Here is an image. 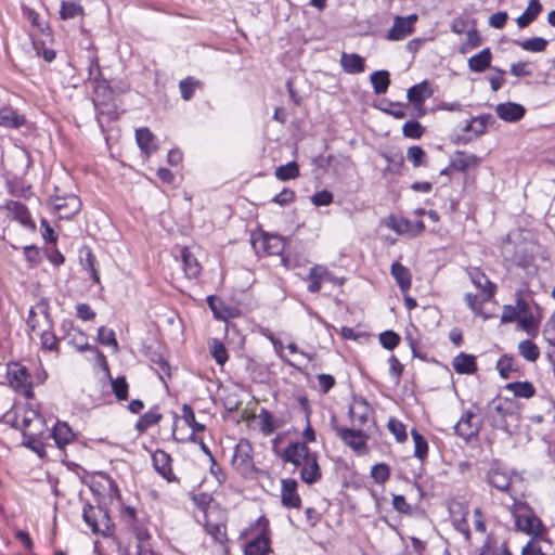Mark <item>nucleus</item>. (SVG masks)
Returning <instances> with one entry per match:
<instances>
[{"label":"nucleus","mask_w":555,"mask_h":555,"mask_svg":"<svg viewBox=\"0 0 555 555\" xmlns=\"http://www.w3.org/2000/svg\"><path fill=\"white\" fill-rule=\"evenodd\" d=\"M23 446L34 451L40 459L47 456L46 439L49 428L44 418L33 409H25L22 414Z\"/></svg>","instance_id":"1"},{"label":"nucleus","mask_w":555,"mask_h":555,"mask_svg":"<svg viewBox=\"0 0 555 555\" xmlns=\"http://www.w3.org/2000/svg\"><path fill=\"white\" fill-rule=\"evenodd\" d=\"M242 538H250L243 548L244 555H269L272 553L269 520L260 516L245 528Z\"/></svg>","instance_id":"2"},{"label":"nucleus","mask_w":555,"mask_h":555,"mask_svg":"<svg viewBox=\"0 0 555 555\" xmlns=\"http://www.w3.org/2000/svg\"><path fill=\"white\" fill-rule=\"evenodd\" d=\"M82 519L94 534L111 537L114 533V522L107 509L100 505L83 504Z\"/></svg>","instance_id":"3"},{"label":"nucleus","mask_w":555,"mask_h":555,"mask_svg":"<svg viewBox=\"0 0 555 555\" xmlns=\"http://www.w3.org/2000/svg\"><path fill=\"white\" fill-rule=\"evenodd\" d=\"M7 378L11 388L26 399L34 398V379L26 366L11 362L7 366Z\"/></svg>","instance_id":"4"},{"label":"nucleus","mask_w":555,"mask_h":555,"mask_svg":"<svg viewBox=\"0 0 555 555\" xmlns=\"http://www.w3.org/2000/svg\"><path fill=\"white\" fill-rule=\"evenodd\" d=\"M348 415L352 427L370 428L375 424L374 410L361 396H353L348 409Z\"/></svg>","instance_id":"5"},{"label":"nucleus","mask_w":555,"mask_h":555,"mask_svg":"<svg viewBox=\"0 0 555 555\" xmlns=\"http://www.w3.org/2000/svg\"><path fill=\"white\" fill-rule=\"evenodd\" d=\"M232 465L234 469L244 477L255 470L253 447L247 439L242 438L236 443L232 456Z\"/></svg>","instance_id":"6"},{"label":"nucleus","mask_w":555,"mask_h":555,"mask_svg":"<svg viewBox=\"0 0 555 555\" xmlns=\"http://www.w3.org/2000/svg\"><path fill=\"white\" fill-rule=\"evenodd\" d=\"M53 319L50 313V304L48 298H41L30 308L27 326L31 332H41L43 328H53Z\"/></svg>","instance_id":"7"},{"label":"nucleus","mask_w":555,"mask_h":555,"mask_svg":"<svg viewBox=\"0 0 555 555\" xmlns=\"http://www.w3.org/2000/svg\"><path fill=\"white\" fill-rule=\"evenodd\" d=\"M333 430L339 437V439L348 446L350 449L359 454L366 452V442L369 436L364 433V429L358 427H344L339 425H333Z\"/></svg>","instance_id":"8"},{"label":"nucleus","mask_w":555,"mask_h":555,"mask_svg":"<svg viewBox=\"0 0 555 555\" xmlns=\"http://www.w3.org/2000/svg\"><path fill=\"white\" fill-rule=\"evenodd\" d=\"M119 516L120 520L135 534L139 541L143 542L150 538L149 530L137 508L120 502Z\"/></svg>","instance_id":"9"},{"label":"nucleus","mask_w":555,"mask_h":555,"mask_svg":"<svg viewBox=\"0 0 555 555\" xmlns=\"http://www.w3.org/2000/svg\"><path fill=\"white\" fill-rule=\"evenodd\" d=\"M254 248L262 255L283 256L287 240L278 234L263 233L260 237L253 241Z\"/></svg>","instance_id":"10"},{"label":"nucleus","mask_w":555,"mask_h":555,"mask_svg":"<svg viewBox=\"0 0 555 555\" xmlns=\"http://www.w3.org/2000/svg\"><path fill=\"white\" fill-rule=\"evenodd\" d=\"M283 462L292 463L296 467H301L308 457L312 454V451L308 448L305 442H291L283 452L275 450Z\"/></svg>","instance_id":"11"},{"label":"nucleus","mask_w":555,"mask_h":555,"mask_svg":"<svg viewBox=\"0 0 555 555\" xmlns=\"http://www.w3.org/2000/svg\"><path fill=\"white\" fill-rule=\"evenodd\" d=\"M476 418L477 415L475 412L470 410L465 411L454 426L455 434L465 441L477 437L481 428V422Z\"/></svg>","instance_id":"12"},{"label":"nucleus","mask_w":555,"mask_h":555,"mask_svg":"<svg viewBox=\"0 0 555 555\" xmlns=\"http://www.w3.org/2000/svg\"><path fill=\"white\" fill-rule=\"evenodd\" d=\"M52 206L61 219H70L80 211L81 202L75 194H68L53 198Z\"/></svg>","instance_id":"13"},{"label":"nucleus","mask_w":555,"mask_h":555,"mask_svg":"<svg viewBox=\"0 0 555 555\" xmlns=\"http://www.w3.org/2000/svg\"><path fill=\"white\" fill-rule=\"evenodd\" d=\"M152 463L154 469L168 482L178 481V477L172 470V459L169 453L157 449L152 453Z\"/></svg>","instance_id":"14"},{"label":"nucleus","mask_w":555,"mask_h":555,"mask_svg":"<svg viewBox=\"0 0 555 555\" xmlns=\"http://www.w3.org/2000/svg\"><path fill=\"white\" fill-rule=\"evenodd\" d=\"M467 274L472 281V283L481 291L482 293V300L488 301L491 299L494 294L496 286L493 284L486 273L478 267H470L467 269Z\"/></svg>","instance_id":"15"},{"label":"nucleus","mask_w":555,"mask_h":555,"mask_svg":"<svg viewBox=\"0 0 555 555\" xmlns=\"http://www.w3.org/2000/svg\"><path fill=\"white\" fill-rule=\"evenodd\" d=\"M489 413L492 425L502 429H507L506 417L514 414L512 403L503 399L493 400L490 404Z\"/></svg>","instance_id":"16"},{"label":"nucleus","mask_w":555,"mask_h":555,"mask_svg":"<svg viewBox=\"0 0 555 555\" xmlns=\"http://www.w3.org/2000/svg\"><path fill=\"white\" fill-rule=\"evenodd\" d=\"M207 305L214 313L215 319L219 321H228L240 317L241 311L234 306H230L222 300H219L215 295H209L206 298Z\"/></svg>","instance_id":"17"},{"label":"nucleus","mask_w":555,"mask_h":555,"mask_svg":"<svg viewBox=\"0 0 555 555\" xmlns=\"http://www.w3.org/2000/svg\"><path fill=\"white\" fill-rule=\"evenodd\" d=\"M5 209L9 216L21 223L23 227L35 230L36 224L30 217V212L26 205L17 201H9L5 204Z\"/></svg>","instance_id":"18"},{"label":"nucleus","mask_w":555,"mask_h":555,"mask_svg":"<svg viewBox=\"0 0 555 555\" xmlns=\"http://www.w3.org/2000/svg\"><path fill=\"white\" fill-rule=\"evenodd\" d=\"M281 502L287 508H299L301 499L297 491V481L295 479H283L281 488Z\"/></svg>","instance_id":"19"},{"label":"nucleus","mask_w":555,"mask_h":555,"mask_svg":"<svg viewBox=\"0 0 555 555\" xmlns=\"http://www.w3.org/2000/svg\"><path fill=\"white\" fill-rule=\"evenodd\" d=\"M49 438H52L55 446L63 450L67 444L72 443L76 435L66 422H56L51 430H49Z\"/></svg>","instance_id":"20"},{"label":"nucleus","mask_w":555,"mask_h":555,"mask_svg":"<svg viewBox=\"0 0 555 555\" xmlns=\"http://www.w3.org/2000/svg\"><path fill=\"white\" fill-rule=\"evenodd\" d=\"M79 262L81 267L88 272L93 283L100 285L101 279L98 270V260L90 247L82 246L79 249Z\"/></svg>","instance_id":"21"},{"label":"nucleus","mask_w":555,"mask_h":555,"mask_svg":"<svg viewBox=\"0 0 555 555\" xmlns=\"http://www.w3.org/2000/svg\"><path fill=\"white\" fill-rule=\"evenodd\" d=\"M496 115L504 121L516 122L520 120L526 113L522 105L514 102L500 103L495 107Z\"/></svg>","instance_id":"22"},{"label":"nucleus","mask_w":555,"mask_h":555,"mask_svg":"<svg viewBox=\"0 0 555 555\" xmlns=\"http://www.w3.org/2000/svg\"><path fill=\"white\" fill-rule=\"evenodd\" d=\"M135 140L141 152L147 157L158 150L156 137L146 127L135 130Z\"/></svg>","instance_id":"23"},{"label":"nucleus","mask_w":555,"mask_h":555,"mask_svg":"<svg viewBox=\"0 0 555 555\" xmlns=\"http://www.w3.org/2000/svg\"><path fill=\"white\" fill-rule=\"evenodd\" d=\"M492 57L491 49L485 48L467 60V67L472 73H483L491 68Z\"/></svg>","instance_id":"24"},{"label":"nucleus","mask_w":555,"mask_h":555,"mask_svg":"<svg viewBox=\"0 0 555 555\" xmlns=\"http://www.w3.org/2000/svg\"><path fill=\"white\" fill-rule=\"evenodd\" d=\"M322 477L318 457L314 452L308 457V461L300 467V478L308 485L318 482Z\"/></svg>","instance_id":"25"},{"label":"nucleus","mask_w":555,"mask_h":555,"mask_svg":"<svg viewBox=\"0 0 555 555\" xmlns=\"http://www.w3.org/2000/svg\"><path fill=\"white\" fill-rule=\"evenodd\" d=\"M390 273L395 279L397 285L399 286L402 294H405L410 291L412 285V274L409 268L403 266L402 263L395 261L391 264Z\"/></svg>","instance_id":"26"},{"label":"nucleus","mask_w":555,"mask_h":555,"mask_svg":"<svg viewBox=\"0 0 555 555\" xmlns=\"http://www.w3.org/2000/svg\"><path fill=\"white\" fill-rule=\"evenodd\" d=\"M479 157L474 154L456 151L450 159V166L456 171L465 172L469 168L476 167L479 164Z\"/></svg>","instance_id":"27"},{"label":"nucleus","mask_w":555,"mask_h":555,"mask_svg":"<svg viewBox=\"0 0 555 555\" xmlns=\"http://www.w3.org/2000/svg\"><path fill=\"white\" fill-rule=\"evenodd\" d=\"M309 282L307 289L310 293H319L323 281H331L332 275L328 270L323 266H313L307 276Z\"/></svg>","instance_id":"28"},{"label":"nucleus","mask_w":555,"mask_h":555,"mask_svg":"<svg viewBox=\"0 0 555 555\" xmlns=\"http://www.w3.org/2000/svg\"><path fill=\"white\" fill-rule=\"evenodd\" d=\"M453 370L457 374L470 375L478 370L476 357L465 352L459 353L452 361Z\"/></svg>","instance_id":"29"},{"label":"nucleus","mask_w":555,"mask_h":555,"mask_svg":"<svg viewBox=\"0 0 555 555\" xmlns=\"http://www.w3.org/2000/svg\"><path fill=\"white\" fill-rule=\"evenodd\" d=\"M433 95V90L427 80H424L417 85H414L408 90V100L416 106H421L425 103L426 99Z\"/></svg>","instance_id":"30"},{"label":"nucleus","mask_w":555,"mask_h":555,"mask_svg":"<svg viewBox=\"0 0 555 555\" xmlns=\"http://www.w3.org/2000/svg\"><path fill=\"white\" fill-rule=\"evenodd\" d=\"M26 124V118L17 114L15 109L9 106H0V126L17 129Z\"/></svg>","instance_id":"31"},{"label":"nucleus","mask_w":555,"mask_h":555,"mask_svg":"<svg viewBox=\"0 0 555 555\" xmlns=\"http://www.w3.org/2000/svg\"><path fill=\"white\" fill-rule=\"evenodd\" d=\"M340 65L347 74H360L365 69L364 60L357 53L344 52L340 56Z\"/></svg>","instance_id":"32"},{"label":"nucleus","mask_w":555,"mask_h":555,"mask_svg":"<svg viewBox=\"0 0 555 555\" xmlns=\"http://www.w3.org/2000/svg\"><path fill=\"white\" fill-rule=\"evenodd\" d=\"M415 27H410L409 23L403 21V16H396L393 24L387 33V39L391 41L403 40L406 36L413 34Z\"/></svg>","instance_id":"33"},{"label":"nucleus","mask_w":555,"mask_h":555,"mask_svg":"<svg viewBox=\"0 0 555 555\" xmlns=\"http://www.w3.org/2000/svg\"><path fill=\"white\" fill-rule=\"evenodd\" d=\"M99 477L100 480L93 485V487L91 488L92 491H96L95 487H100L103 491L106 492L111 501L116 499L119 502H121V494L116 481L111 476L104 473L99 474Z\"/></svg>","instance_id":"34"},{"label":"nucleus","mask_w":555,"mask_h":555,"mask_svg":"<svg viewBox=\"0 0 555 555\" xmlns=\"http://www.w3.org/2000/svg\"><path fill=\"white\" fill-rule=\"evenodd\" d=\"M487 478L488 482L495 489L503 492L509 491L511 477L506 472L498 467H492L489 469Z\"/></svg>","instance_id":"35"},{"label":"nucleus","mask_w":555,"mask_h":555,"mask_svg":"<svg viewBox=\"0 0 555 555\" xmlns=\"http://www.w3.org/2000/svg\"><path fill=\"white\" fill-rule=\"evenodd\" d=\"M496 370L502 378L508 379L513 373L519 372L520 365L513 356L506 353L498 360Z\"/></svg>","instance_id":"36"},{"label":"nucleus","mask_w":555,"mask_h":555,"mask_svg":"<svg viewBox=\"0 0 555 555\" xmlns=\"http://www.w3.org/2000/svg\"><path fill=\"white\" fill-rule=\"evenodd\" d=\"M182 264H183V271L185 275L189 279H196L202 271V267L196 259V257L193 256V254L190 251L189 248L182 249Z\"/></svg>","instance_id":"37"},{"label":"nucleus","mask_w":555,"mask_h":555,"mask_svg":"<svg viewBox=\"0 0 555 555\" xmlns=\"http://www.w3.org/2000/svg\"><path fill=\"white\" fill-rule=\"evenodd\" d=\"M162 417L163 415L159 413L158 406L155 405L139 417L135 429L139 433H145L149 428L158 424Z\"/></svg>","instance_id":"38"},{"label":"nucleus","mask_w":555,"mask_h":555,"mask_svg":"<svg viewBox=\"0 0 555 555\" xmlns=\"http://www.w3.org/2000/svg\"><path fill=\"white\" fill-rule=\"evenodd\" d=\"M542 11V4L539 0H530L525 12L517 17L516 23L519 28L529 26L533 21L537 20Z\"/></svg>","instance_id":"39"},{"label":"nucleus","mask_w":555,"mask_h":555,"mask_svg":"<svg viewBox=\"0 0 555 555\" xmlns=\"http://www.w3.org/2000/svg\"><path fill=\"white\" fill-rule=\"evenodd\" d=\"M386 225L399 235L412 237V221L408 218L390 215Z\"/></svg>","instance_id":"40"},{"label":"nucleus","mask_w":555,"mask_h":555,"mask_svg":"<svg viewBox=\"0 0 555 555\" xmlns=\"http://www.w3.org/2000/svg\"><path fill=\"white\" fill-rule=\"evenodd\" d=\"M205 531L218 543L224 544L228 541L227 526L223 522H212L209 515H206L204 522Z\"/></svg>","instance_id":"41"},{"label":"nucleus","mask_w":555,"mask_h":555,"mask_svg":"<svg viewBox=\"0 0 555 555\" xmlns=\"http://www.w3.org/2000/svg\"><path fill=\"white\" fill-rule=\"evenodd\" d=\"M40 346L44 351L60 353V339L53 332V328H43L40 333Z\"/></svg>","instance_id":"42"},{"label":"nucleus","mask_w":555,"mask_h":555,"mask_svg":"<svg viewBox=\"0 0 555 555\" xmlns=\"http://www.w3.org/2000/svg\"><path fill=\"white\" fill-rule=\"evenodd\" d=\"M515 397L529 399L535 395V388L530 382L508 383L505 387Z\"/></svg>","instance_id":"43"},{"label":"nucleus","mask_w":555,"mask_h":555,"mask_svg":"<svg viewBox=\"0 0 555 555\" xmlns=\"http://www.w3.org/2000/svg\"><path fill=\"white\" fill-rule=\"evenodd\" d=\"M518 353L529 362H535L540 358L538 345L530 339L521 340L518 344Z\"/></svg>","instance_id":"44"},{"label":"nucleus","mask_w":555,"mask_h":555,"mask_svg":"<svg viewBox=\"0 0 555 555\" xmlns=\"http://www.w3.org/2000/svg\"><path fill=\"white\" fill-rule=\"evenodd\" d=\"M202 87H203V82L192 76H189V77L182 79L179 82L181 98L184 101H190L194 96L195 90L197 88H202Z\"/></svg>","instance_id":"45"},{"label":"nucleus","mask_w":555,"mask_h":555,"mask_svg":"<svg viewBox=\"0 0 555 555\" xmlns=\"http://www.w3.org/2000/svg\"><path fill=\"white\" fill-rule=\"evenodd\" d=\"M514 43L528 52H543L548 41L542 37H533L526 40H515Z\"/></svg>","instance_id":"46"},{"label":"nucleus","mask_w":555,"mask_h":555,"mask_svg":"<svg viewBox=\"0 0 555 555\" xmlns=\"http://www.w3.org/2000/svg\"><path fill=\"white\" fill-rule=\"evenodd\" d=\"M370 78L375 94H383L387 91L390 85L389 73L387 70H376Z\"/></svg>","instance_id":"47"},{"label":"nucleus","mask_w":555,"mask_h":555,"mask_svg":"<svg viewBox=\"0 0 555 555\" xmlns=\"http://www.w3.org/2000/svg\"><path fill=\"white\" fill-rule=\"evenodd\" d=\"M414 442V456L424 462L428 456V442L415 428L411 430Z\"/></svg>","instance_id":"48"},{"label":"nucleus","mask_w":555,"mask_h":555,"mask_svg":"<svg viewBox=\"0 0 555 555\" xmlns=\"http://www.w3.org/2000/svg\"><path fill=\"white\" fill-rule=\"evenodd\" d=\"M299 175L300 171L296 162H289L275 169V177L281 181L296 179Z\"/></svg>","instance_id":"49"},{"label":"nucleus","mask_w":555,"mask_h":555,"mask_svg":"<svg viewBox=\"0 0 555 555\" xmlns=\"http://www.w3.org/2000/svg\"><path fill=\"white\" fill-rule=\"evenodd\" d=\"M182 418L184 423L192 428V434L202 433L206 429L204 424L196 421L193 409L189 404L182 405Z\"/></svg>","instance_id":"50"},{"label":"nucleus","mask_w":555,"mask_h":555,"mask_svg":"<svg viewBox=\"0 0 555 555\" xmlns=\"http://www.w3.org/2000/svg\"><path fill=\"white\" fill-rule=\"evenodd\" d=\"M83 13L85 10L79 3L67 1L61 3L60 17L64 21L83 15Z\"/></svg>","instance_id":"51"},{"label":"nucleus","mask_w":555,"mask_h":555,"mask_svg":"<svg viewBox=\"0 0 555 555\" xmlns=\"http://www.w3.org/2000/svg\"><path fill=\"white\" fill-rule=\"evenodd\" d=\"M517 325L519 328L526 331L529 335L535 336L539 330V323L532 313H527L517 319Z\"/></svg>","instance_id":"52"},{"label":"nucleus","mask_w":555,"mask_h":555,"mask_svg":"<svg viewBox=\"0 0 555 555\" xmlns=\"http://www.w3.org/2000/svg\"><path fill=\"white\" fill-rule=\"evenodd\" d=\"M210 353H211L212 358L215 359V361L221 366L224 365V363L229 359V354H228L227 348L224 347L223 343L216 338L212 339V341H211Z\"/></svg>","instance_id":"53"},{"label":"nucleus","mask_w":555,"mask_h":555,"mask_svg":"<svg viewBox=\"0 0 555 555\" xmlns=\"http://www.w3.org/2000/svg\"><path fill=\"white\" fill-rule=\"evenodd\" d=\"M424 127L417 120H408L402 126V134L409 139H420L424 134Z\"/></svg>","instance_id":"54"},{"label":"nucleus","mask_w":555,"mask_h":555,"mask_svg":"<svg viewBox=\"0 0 555 555\" xmlns=\"http://www.w3.org/2000/svg\"><path fill=\"white\" fill-rule=\"evenodd\" d=\"M68 340V344L74 345L79 351H85L90 349L88 344V338L85 333L80 328H75L70 335L65 337Z\"/></svg>","instance_id":"55"},{"label":"nucleus","mask_w":555,"mask_h":555,"mask_svg":"<svg viewBox=\"0 0 555 555\" xmlns=\"http://www.w3.org/2000/svg\"><path fill=\"white\" fill-rule=\"evenodd\" d=\"M387 427L398 442L402 443L408 439L405 425L401 421L390 417Z\"/></svg>","instance_id":"56"},{"label":"nucleus","mask_w":555,"mask_h":555,"mask_svg":"<svg viewBox=\"0 0 555 555\" xmlns=\"http://www.w3.org/2000/svg\"><path fill=\"white\" fill-rule=\"evenodd\" d=\"M482 42L481 36L479 35V31L476 28H472L466 31V41L461 47L460 52L461 53H467L468 51L478 48Z\"/></svg>","instance_id":"57"},{"label":"nucleus","mask_w":555,"mask_h":555,"mask_svg":"<svg viewBox=\"0 0 555 555\" xmlns=\"http://www.w3.org/2000/svg\"><path fill=\"white\" fill-rule=\"evenodd\" d=\"M258 418H259L260 430L263 435H270L275 430L276 425H275L274 420L269 411H267L266 409H261L258 414Z\"/></svg>","instance_id":"58"},{"label":"nucleus","mask_w":555,"mask_h":555,"mask_svg":"<svg viewBox=\"0 0 555 555\" xmlns=\"http://www.w3.org/2000/svg\"><path fill=\"white\" fill-rule=\"evenodd\" d=\"M98 340L100 344L114 347L115 350L118 349V343L115 336V332L105 326H101L98 330Z\"/></svg>","instance_id":"59"},{"label":"nucleus","mask_w":555,"mask_h":555,"mask_svg":"<svg viewBox=\"0 0 555 555\" xmlns=\"http://www.w3.org/2000/svg\"><path fill=\"white\" fill-rule=\"evenodd\" d=\"M509 73L518 78L531 76L533 74L532 64L527 61H518L511 64Z\"/></svg>","instance_id":"60"},{"label":"nucleus","mask_w":555,"mask_h":555,"mask_svg":"<svg viewBox=\"0 0 555 555\" xmlns=\"http://www.w3.org/2000/svg\"><path fill=\"white\" fill-rule=\"evenodd\" d=\"M390 476V469L387 464H375L371 469V477L378 485L385 483Z\"/></svg>","instance_id":"61"},{"label":"nucleus","mask_w":555,"mask_h":555,"mask_svg":"<svg viewBox=\"0 0 555 555\" xmlns=\"http://www.w3.org/2000/svg\"><path fill=\"white\" fill-rule=\"evenodd\" d=\"M406 158L413 167H420L425 164L426 153L421 146L413 145L409 147Z\"/></svg>","instance_id":"62"},{"label":"nucleus","mask_w":555,"mask_h":555,"mask_svg":"<svg viewBox=\"0 0 555 555\" xmlns=\"http://www.w3.org/2000/svg\"><path fill=\"white\" fill-rule=\"evenodd\" d=\"M494 122V118L491 115H479L477 117L473 118V125L474 126V134L476 137H479L483 134L487 130V127Z\"/></svg>","instance_id":"63"},{"label":"nucleus","mask_w":555,"mask_h":555,"mask_svg":"<svg viewBox=\"0 0 555 555\" xmlns=\"http://www.w3.org/2000/svg\"><path fill=\"white\" fill-rule=\"evenodd\" d=\"M542 336L547 344L555 345V313H553L545 322L542 331Z\"/></svg>","instance_id":"64"}]
</instances>
